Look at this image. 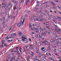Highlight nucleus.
Returning <instances> with one entry per match:
<instances>
[{"label":"nucleus","instance_id":"1","mask_svg":"<svg viewBox=\"0 0 61 61\" xmlns=\"http://www.w3.org/2000/svg\"><path fill=\"white\" fill-rule=\"evenodd\" d=\"M10 37V36H8L6 38L5 37V39L4 40V41L5 42V41H6V40H7V39H9L10 38H9Z\"/></svg>","mask_w":61,"mask_h":61},{"label":"nucleus","instance_id":"2","mask_svg":"<svg viewBox=\"0 0 61 61\" xmlns=\"http://www.w3.org/2000/svg\"><path fill=\"white\" fill-rule=\"evenodd\" d=\"M17 2H16L15 3V4L14 5V9L15 10L16 9V7H17Z\"/></svg>","mask_w":61,"mask_h":61},{"label":"nucleus","instance_id":"3","mask_svg":"<svg viewBox=\"0 0 61 61\" xmlns=\"http://www.w3.org/2000/svg\"><path fill=\"white\" fill-rule=\"evenodd\" d=\"M15 36H16V33H14L13 34H12L11 35V36H12V37L13 38H15Z\"/></svg>","mask_w":61,"mask_h":61},{"label":"nucleus","instance_id":"4","mask_svg":"<svg viewBox=\"0 0 61 61\" xmlns=\"http://www.w3.org/2000/svg\"><path fill=\"white\" fill-rule=\"evenodd\" d=\"M26 36L25 35H22V39H26V41H27V39L25 38V37Z\"/></svg>","mask_w":61,"mask_h":61},{"label":"nucleus","instance_id":"5","mask_svg":"<svg viewBox=\"0 0 61 61\" xmlns=\"http://www.w3.org/2000/svg\"><path fill=\"white\" fill-rule=\"evenodd\" d=\"M1 42H2V45H0V46L2 48H3V47H4V46L3 45V44H4V41H2Z\"/></svg>","mask_w":61,"mask_h":61},{"label":"nucleus","instance_id":"6","mask_svg":"<svg viewBox=\"0 0 61 61\" xmlns=\"http://www.w3.org/2000/svg\"><path fill=\"white\" fill-rule=\"evenodd\" d=\"M18 34H19V35H20V36H21V35H22V33L20 31H19V32Z\"/></svg>","mask_w":61,"mask_h":61},{"label":"nucleus","instance_id":"7","mask_svg":"<svg viewBox=\"0 0 61 61\" xmlns=\"http://www.w3.org/2000/svg\"><path fill=\"white\" fill-rule=\"evenodd\" d=\"M17 25L19 27H20L21 26V25H20V23H18Z\"/></svg>","mask_w":61,"mask_h":61},{"label":"nucleus","instance_id":"8","mask_svg":"<svg viewBox=\"0 0 61 61\" xmlns=\"http://www.w3.org/2000/svg\"><path fill=\"white\" fill-rule=\"evenodd\" d=\"M44 15V16H45L46 17H47V16H46V14L45 13H43Z\"/></svg>","mask_w":61,"mask_h":61},{"label":"nucleus","instance_id":"9","mask_svg":"<svg viewBox=\"0 0 61 61\" xmlns=\"http://www.w3.org/2000/svg\"><path fill=\"white\" fill-rule=\"evenodd\" d=\"M25 21V20H24V19H23V22H22V21H21V23H22V25H23L24 24H23V23H24V21Z\"/></svg>","mask_w":61,"mask_h":61},{"label":"nucleus","instance_id":"10","mask_svg":"<svg viewBox=\"0 0 61 61\" xmlns=\"http://www.w3.org/2000/svg\"><path fill=\"white\" fill-rule=\"evenodd\" d=\"M42 3L41 4V5H44L45 4V1H43L42 2Z\"/></svg>","mask_w":61,"mask_h":61},{"label":"nucleus","instance_id":"11","mask_svg":"<svg viewBox=\"0 0 61 61\" xmlns=\"http://www.w3.org/2000/svg\"><path fill=\"white\" fill-rule=\"evenodd\" d=\"M4 45L5 46H8V45L6 44H4Z\"/></svg>","mask_w":61,"mask_h":61},{"label":"nucleus","instance_id":"12","mask_svg":"<svg viewBox=\"0 0 61 61\" xmlns=\"http://www.w3.org/2000/svg\"><path fill=\"white\" fill-rule=\"evenodd\" d=\"M39 6V4L38 3V4H37L36 5V6H37H37Z\"/></svg>","mask_w":61,"mask_h":61},{"label":"nucleus","instance_id":"13","mask_svg":"<svg viewBox=\"0 0 61 61\" xmlns=\"http://www.w3.org/2000/svg\"><path fill=\"white\" fill-rule=\"evenodd\" d=\"M32 27V25L29 24V27Z\"/></svg>","mask_w":61,"mask_h":61},{"label":"nucleus","instance_id":"14","mask_svg":"<svg viewBox=\"0 0 61 61\" xmlns=\"http://www.w3.org/2000/svg\"><path fill=\"white\" fill-rule=\"evenodd\" d=\"M5 18V17L3 18V19H4V21H5V19H4Z\"/></svg>","mask_w":61,"mask_h":61},{"label":"nucleus","instance_id":"15","mask_svg":"<svg viewBox=\"0 0 61 61\" xmlns=\"http://www.w3.org/2000/svg\"><path fill=\"white\" fill-rule=\"evenodd\" d=\"M57 18H58L59 19H60V20H61V18L60 17H58Z\"/></svg>","mask_w":61,"mask_h":61},{"label":"nucleus","instance_id":"16","mask_svg":"<svg viewBox=\"0 0 61 61\" xmlns=\"http://www.w3.org/2000/svg\"><path fill=\"white\" fill-rule=\"evenodd\" d=\"M10 16H11L9 14L8 15V18H9L10 17Z\"/></svg>","mask_w":61,"mask_h":61},{"label":"nucleus","instance_id":"17","mask_svg":"<svg viewBox=\"0 0 61 61\" xmlns=\"http://www.w3.org/2000/svg\"><path fill=\"white\" fill-rule=\"evenodd\" d=\"M44 34H45V33L43 32L42 33V34H41V35H42V36H44Z\"/></svg>","mask_w":61,"mask_h":61},{"label":"nucleus","instance_id":"18","mask_svg":"<svg viewBox=\"0 0 61 61\" xmlns=\"http://www.w3.org/2000/svg\"><path fill=\"white\" fill-rule=\"evenodd\" d=\"M49 59H51V60H52V59H53L52 58H50L49 57Z\"/></svg>","mask_w":61,"mask_h":61},{"label":"nucleus","instance_id":"19","mask_svg":"<svg viewBox=\"0 0 61 61\" xmlns=\"http://www.w3.org/2000/svg\"><path fill=\"white\" fill-rule=\"evenodd\" d=\"M7 41L8 42V43H10V40H8Z\"/></svg>","mask_w":61,"mask_h":61},{"label":"nucleus","instance_id":"20","mask_svg":"<svg viewBox=\"0 0 61 61\" xmlns=\"http://www.w3.org/2000/svg\"><path fill=\"white\" fill-rule=\"evenodd\" d=\"M8 5L9 6L10 5V3H8Z\"/></svg>","mask_w":61,"mask_h":61},{"label":"nucleus","instance_id":"21","mask_svg":"<svg viewBox=\"0 0 61 61\" xmlns=\"http://www.w3.org/2000/svg\"><path fill=\"white\" fill-rule=\"evenodd\" d=\"M14 2V4H15V3L16 2H15V1H14V0L12 1L13 3Z\"/></svg>","mask_w":61,"mask_h":61},{"label":"nucleus","instance_id":"22","mask_svg":"<svg viewBox=\"0 0 61 61\" xmlns=\"http://www.w3.org/2000/svg\"><path fill=\"white\" fill-rule=\"evenodd\" d=\"M45 49V47H42L41 48V50H43V49Z\"/></svg>","mask_w":61,"mask_h":61},{"label":"nucleus","instance_id":"23","mask_svg":"<svg viewBox=\"0 0 61 61\" xmlns=\"http://www.w3.org/2000/svg\"><path fill=\"white\" fill-rule=\"evenodd\" d=\"M25 13H27V12H28V11L27 10H26L25 11Z\"/></svg>","mask_w":61,"mask_h":61},{"label":"nucleus","instance_id":"24","mask_svg":"<svg viewBox=\"0 0 61 61\" xmlns=\"http://www.w3.org/2000/svg\"><path fill=\"white\" fill-rule=\"evenodd\" d=\"M44 42H46V43H48V41H44Z\"/></svg>","mask_w":61,"mask_h":61},{"label":"nucleus","instance_id":"25","mask_svg":"<svg viewBox=\"0 0 61 61\" xmlns=\"http://www.w3.org/2000/svg\"><path fill=\"white\" fill-rule=\"evenodd\" d=\"M39 19L37 18H36V20H39Z\"/></svg>","mask_w":61,"mask_h":61},{"label":"nucleus","instance_id":"26","mask_svg":"<svg viewBox=\"0 0 61 61\" xmlns=\"http://www.w3.org/2000/svg\"><path fill=\"white\" fill-rule=\"evenodd\" d=\"M35 17H38V18H39V16H35Z\"/></svg>","mask_w":61,"mask_h":61},{"label":"nucleus","instance_id":"27","mask_svg":"<svg viewBox=\"0 0 61 61\" xmlns=\"http://www.w3.org/2000/svg\"><path fill=\"white\" fill-rule=\"evenodd\" d=\"M53 33V34H54V35H55V34H56V32H55V31H54Z\"/></svg>","mask_w":61,"mask_h":61},{"label":"nucleus","instance_id":"28","mask_svg":"<svg viewBox=\"0 0 61 61\" xmlns=\"http://www.w3.org/2000/svg\"><path fill=\"white\" fill-rule=\"evenodd\" d=\"M22 39V40H23L24 41H25V40L24 39Z\"/></svg>","mask_w":61,"mask_h":61},{"label":"nucleus","instance_id":"29","mask_svg":"<svg viewBox=\"0 0 61 61\" xmlns=\"http://www.w3.org/2000/svg\"><path fill=\"white\" fill-rule=\"evenodd\" d=\"M40 13V11H38L37 12V14H39V13Z\"/></svg>","mask_w":61,"mask_h":61},{"label":"nucleus","instance_id":"30","mask_svg":"<svg viewBox=\"0 0 61 61\" xmlns=\"http://www.w3.org/2000/svg\"><path fill=\"white\" fill-rule=\"evenodd\" d=\"M44 3L45 4H47V2H44Z\"/></svg>","mask_w":61,"mask_h":61},{"label":"nucleus","instance_id":"31","mask_svg":"<svg viewBox=\"0 0 61 61\" xmlns=\"http://www.w3.org/2000/svg\"><path fill=\"white\" fill-rule=\"evenodd\" d=\"M51 17V16L50 15H49V18L50 19V17Z\"/></svg>","mask_w":61,"mask_h":61},{"label":"nucleus","instance_id":"32","mask_svg":"<svg viewBox=\"0 0 61 61\" xmlns=\"http://www.w3.org/2000/svg\"><path fill=\"white\" fill-rule=\"evenodd\" d=\"M24 49L25 50H26V47H24Z\"/></svg>","mask_w":61,"mask_h":61},{"label":"nucleus","instance_id":"33","mask_svg":"<svg viewBox=\"0 0 61 61\" xmlns=\"http://www.w3.org/2000/svg\"><path fill=\"white\" fill-rule=\"evenodd\" d=\"M20 4H21V3H22V0H21L20 1Z\"/></svg>","mask_w":61,"mask_h":61},{"label":"nucleus","instance_id":"34","mask_svg":"<svg viewBox=\"0 0 61 61\" xmlns=\"http://www.w3.org/2000/svg\"><path fill=\"white\" fill-rule=\"evenodd\" d=\"M55 2H56V3H58V0H55Z\"/></svg>","mask_w":61,"mask_h":61},{"label":"nucleus","instance_id":"35","mask_svg":"<svg viewBox=\"0 0 61 61\" xmlns=\"http://www.w3.org/2000/svg\"><path fill=\"white\" fill-rule=\"evenodd\" d=\"M51 29L52 30H54V28L53 27H51Z\"/></svg>","mask_w":61,"mask_h":61},{"label":"nucleus","instance_id":"36","mask_svg":"<svg viewBox=\"0 0 61 61\" xmlns=\"http://www.w3.org/2000/svg\"><path fill=\"white\" fill-rule=\"evenodd\" d=\"M12 6H13V4H11V7L12 8Z\"/></svg>","mask_w":61,"mask_h":61},{"label":"nucleus","instance_id":"37","mask_svg":"<svg viewBox=\"0 0 61 61\" xmlns=\"http://www.w3.org/2000/svg\"><path fill=\"white\" fill-rule=\"evenodd\" d=\"M25 17H27V15H25Z\"/></svg>","mask_w":61,"mask_h":61},{"label":"nucleus","instance_id":"38","mask_svg":"<svg viewBox=\"0 0 61 61\" xmlns=\"http://www.w3.org/2000/svg\"><path fill=\"white\" fill-rule=\"evenodd\" d=\"M58 40H56V42H58Z\"/></svg>","mask_w":61,"mask_h":61},{"label":"nucleus","instance_id":"39","mask_svg":"<svg viewBox=\"0 0 61 61\" xmlns=\"http://www.w3.org/2000/svg\"><path fill=\"white\" fill-rule=\"evenodd\" d=\"M49 5H46V7H49Z\"/></svg>","mask_w":61,"mask_h":61},{"label":"nucleus","instance_id":"40","mask_svg":"<svg viewBox=\"0 0 61 61\" xmlns=\"http://www.w3.org/2000/svg\"><path fill=\"white\" fill-rule=\"evenodd\" d=\"M11 29H12V28H9V30H11Z\"/></svg>","mask_w":61,"mask_h":61},{"label":"nucleus","instance_id":"41","mask_svg":"<svg viewBox=\"0 0 61 61\" xmlns=\"http://www.w3.org/2000/svg\"><path fill=\"white\" fill-rule=\"evenodd\" d=\"M29 41H31V40L30 39H29Z\"/></svg>","mask_w":61,"mask_h":61},{"label":"nucleus","instance_id":"42","mask_svg":"<svg viewBox=\"0 0 61 61\" xmlns=\"http://www.w3.org/2000/svg\"><path fill=\"white\" fill-rule=\"evenodd\" d=\"M35 34V33L33 32H32V35H33V34Z\"/></svg>","mask_w":61,"mask_h":61},{"label":"nucleus","instance_id":"43","mask_svg":"<svg viewBox=\"0 0 61 61\" xmlns=\"http://www.w3.org/2000/svg\"><path fill=\"white\" fill-rule=\"evenodd\" d=\"M12 41H13V39L10 40V42H12Z\"/></svg>","mask_w":61,"mask_h":61},{"label":"nucleus","instance_id":"44","mask_svg":"<svg viewBox=\"0 0 61 61\" xmlns=\"http://www.w3.org/2000/svg\"><path fill=\"white\" fill-rule=\"evenodd\" d=\"M54 51H55V52H56V49H55L54 50Z\"/></svg>","mask_w":61,"mask_h":61},{"label":"nucleus","instance_id":"45","mask_svg":"<svg viewBox=\"0 0 61 61\" xmlns=\"http://www.w3.org/2000/svg\"><path fill=\"white\" fill-rule=\"evenodd\" d=\"M57 32L58 33H60V32L58 31H57Z\"/></svg>","mask_w":61,"mask_h":61},{"label":"nucleus","instance_id":"46","mask_svg":"<svg viewBox=\"0 0 61 61\" xmlns=\"http://www.w3.org/2000/svg\"><path fill=\"white\" fill-rule=\"evenodd\" d=\"M48 24H49V23H46V25H48Z\"/></svg>","mask_w":61,"mask_h":61},{"label":"nucleus","instance_id":"47","mask_svg":"<svg viewBox=\"0 0 61 61\" xmlns=\"http://www.w3.org/2000/svg\"><path fill=\"white\" fill-rule=\"evenodd\" d=\"M8 56H10V54H8Z\"/></svg>","mask_w":61,"mask_h":61},{"label":"nucleus","instance_id":"48","mask_svg":"<svg viewBox=\"0 0 61 61\" xmlns=\"http://www.w3.org/2000/svg\"><path fill=\"white\" fill-rule=\"evenodd\" d=\"M42 43H45V42H44V41H42Z\"/></svg>","mask_w":61,"mask_h":61},{"label":"nucleus","instance_id":"49","mask_svg":"<svg viewBox=\"0 0 61 61\" xmlns=\"http://www.w3.org/2000/svg\"><path fill=\"white\" fill-rule=\"evenodd\" d=\"M52 5H54L55 4L54 3H53L52 4Z\"/></svg>","mask_w":61,"mask_h":61},{"label":"nucleus","instance_id":"50","mask_svg":"<svg viewBox=\"0 0 61 61\" xmlns=\"http://www.w3.org/2000/svg\"><path fill=\"white\" fill-rule=\"evenodd\" d=\"M34 21H36V18H35V19H34Z\"/></svg>","mask_w":61,"mask_h":61},{"label":"nucleus","instance_id":"51","mask_svg":"<svg viewBox=\"0 0 61 61\" xmlns=\"http://www.w3.org/2000/svg\"><path fill=\"white\" fill-rule=\"evenodd\" d=\"M44 29L45 30V31H47L46 29V28H44Z\"/></svg>","mask_w":61,"mask_h":61},{"label":"nucleus","instance_id":"52","mask_svg":"<svg viewBox=\"0 0 61 61\" xmlns=\"http://www.w3.org/2000/svg\"><path fill=\"white\" fill-rule=\"evenodd\" d=\"M13 57H12L11 58V59H13Z\"/></svg>","mask_w":61,"mask_h":61},{"label":"nucleus","instance_id":"53","mask_svg":"<svg viewBox=\"0 0 61 61\" xmlns=\"http://www.w3.org/2000/svg\"><path fill=\"white\" fill-rule=\"evenodd\" d=\"M49 55L50 56H51V54L50 53H49Z\"/></svg>","mask_w":61,"mask_h":61},{"label":"nucleus","instance_id":"54","mask_svg":"<svg viewBox=\"0 0 61 61\" xmlns=\"http://www.w3.org/2000/svg\"><path fill=\"white\" fill-rule=\"evenodd\" d=\"M51 42H53V40H51Z\"/></svg>","mask_w":61,"mask_h":61},{"label":"nucleus","instance_id":"55","mask_svg":"<svg viewBox=\"0 0 61 61\" xmlns=\"http://www.w3.org/2000/svg\"><path fill=\"white\" fill-rule=\"evenodd\" d=\"M50 34V32H48V34H49H49Z\"/></svg>","mask_w":61,"mask_h":61},{"label":"nucleus","instance_id":"56","mask_svg":"<svg viewBox=\"0 0 61 61\" xmlns=\"http://www.w3.org/2000/svg\"><path fill=\"white\" fill-rule=\"evenodd\" d=\"M60 6H61H61L59 5V6H58V7L59 8H60Z\"/></svg>","mask_w":61,"mask_h":61},{"label":"nucleus","instance_id":"57","mask_svg":"<svg viewBox=\"0 0 61 61\" xmlns=\"http://www.w3.org/2000/svg\"><path fill=\"white\" fill-rule=\"evenodd\" d=\"M29 1V0H28L27 1V3H28Z\"/></svg>","mask_w":61,"mask_h":61},{"label":"nucleus","instance_id":"58","mask_svg":"<svg viewBox=\"0 0 61 61\" xmlns=\"http://www.w3.org/2000/svg\"><path fill=\"white\" fill-rule=\"evenodd\" d=\"M36 60L35 59H33V60H34V61H36Z\"/></svg>","mask_w":61,"mask_h":61},{"label":"nucleus","instance_id":"59","mask_svg":"<svg viewBox=\"0 0 61 61\" xmlns=\"http://www.w3.org/2000/svg\"><path fill=\"white\" fill-rule=\"evenodd\" d=\"M36 29V30H38V28H37Z\"/></svg>","mask_w":61,"mask_h":61},{"label":"nucleus","instance_id":"60","mask_svg":"<svg viewBox=\"0 0 61 61\" xmlns=\"http://www.w3.org/2000/svg\"><path fill=\"white\" fill-rule=\"evenodd\" d=\"M40 15L41 16H43V15H42V14H41Z\"/></svg>","mask_w":61,"mask_h":61},{"label":"nucleus","instance_id":"61","mask_svg":"<svg viewBox=\"0 0 61 61\" xmlns=\"http://www.w3.org/2000/svg\"><path fill=\"white\" fill-rule=\"evenodd\" d=\"M55 37H58V36H55Z\"/></svg>","mask_w":61,"mask_h":61},{"label":"nucleus","instance_id":"62","mask_svg":"<svg viewBox=\"0 0 61 61\" xmlns=\"http://www.w3.org/2000/svg\"><path fill=\"white\" fill-rule=\"evenodd\" d=\"M46 13H48V11H47L46 10Z\"/></svg>","mask_w":61,"mask_h":61},{"label":"nucleus","instance_id":"63","mask_svg":"<svg viewBox=\"0 0 61 61\" xmlns=\"http://www.w3.org/2000/svg\"><path fill=\"white\" fill-rule=\"evenodd\" d=\"M60 40H61V38H59Z\"/></svg>","mask_w":61,"mask_h":61},{"label":"nucleus","instance_id":"64","mask_svg":"<svg viewBox=\"0 0 61 61\" xmlns=\"http://www.w3.org/2000/svg\"><path fill=\"white\" fill-rule=\"evenodd\" d=\"M59 61H61V59H60L59 60Z\"/></svg>","mask_w":61,"mask_h":61}]
</instances>
